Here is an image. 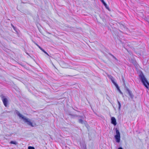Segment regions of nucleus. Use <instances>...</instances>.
Here are the masks:
<instances>
[{"label":"nucleus","instance_id":"f03ea898","mask_svg":"<svg viewBox=\"0 0 149 149\" xmlns=\"http://www.w3.org/2000/svg\"><path fill=\"white\" fill-rule=\"evenodd\" d=\"M140 79L144 85L147 88H149V83L143 74L139 75Z\"/></svg>","mask_w":149,"mask_h":149},{"label":"nucleus","instance_id":"7ed1b4c3","mask_svg":"<svg viewBox=\"0 0 149 149\" xmlns=\"http://www.w3.org/2000/svg\"><path fill=\"white\" fill-rule=\"evenodd\" d=\"M116 135L115 136V138L116 142L119 143L120 141V135L119 130L116 129Z\"/></svg>","mask_w":149,"mask_h":149},{"label":"nucleus","instance_id":"1a4fd4ad","mask_svg":"<svg viewBox=\"0 0 149 149\" xmlns=\"http://www.w3.org/2000/svg\"><path fill=\"white\" fill-rule=\"evenodd\" d=\"M117 101L118 103V109L119 111H120V107H121V104L119 102V101H118V100H117Z\"/></svg>","mask_w":149,"mask_h":149},{"label":"nucleus","instance_id":"a878e982","mask_svg":"<svg viewBox=\"0 0 149 149\" xmlns=\"http://www.w3.org/2000/svg\"><path fill=\"white\" fill-rule=\"evenodd\" d=\"M114 58L116 60H117V59L115 57Z\"/></svg>","mask_w":149,"mask_h":149},{"label":"nucleus","instance_id":"dca6fc26","mask_svg":"<svg viewBox=\"0 0 149 149\" xmlns=\"http://www.w3.org/2000/svg\"><path fill=\"white\" fill-rule=\"evenodd\" d=\"M45 53V54H46L47 55H48V56H49V54L45 51H44V52H43Z\"/></svg>","mask_w":149,"mask_h":149},{"label":"nucleus","instance_id":"9b49d317","mask_svg":"<svg viewBox=\"0 0 149 149\" xmlns=\"http://www.w3.org/2000/svg\"><path fill=\"white\" fill-rule=\"evenodd\" d=\"M10 143L11 144H13L15 145H16L17 144V143L16 142L13 141H11L10 142Z\"/></svg>","mask_w":149,"mask_h":149},{"label":"nucleus","instance_id":"423d86ee","mask_svg":"<svg viewBox=\"0 0 149 149\" xmlns=\"http://www.w3.org/2000/svg\"><path fill=\"white\" fill-rule=\"evenodd\" d=\"M79 117L81 118L82 119H80L79 120V122L81 124H83L84 123L83 120L84 119V116H80Z\"/></svg>","mask_w":149,"mask_h":149},{"label":"nucleus","instance_id":"f257e3e1","mask_svg":"<svg viewBox=\"0 0 149 149\" xmlns=\"http://www.w3.org/2000/svg\"><path fill=\"white\" fill-rule=\"evenodd\" d=\"M16 113L19 116L20 118H21L24 121V122L27 123L29 125L32 127L34 126L33 123L31 122L29 119L26 118L24 116L20 114L19 111L17 110L15 111Z\"/></svg>","mask_w":149,"mask_h":149},{"label":"nucleus","instance_id":"20e7f679","mask_svg":"<svg viewBox=\"0 0 149 149\" xmlns=\"http://www.w3.org/2000/svg\"><path fill=\"white\" fill-rule=\"evenodd\" d=\"M1 98L3 102L4 106L6 107H7V103L8 102L7 99L5 98V96H3L1 97Z\"/></svg>","mask_w":149,"mask_h":149},{"label":"nucleus","instance_id":"0eeeda50","mask_svg":"<svg viewBox=\"0 0 149 149\" xmlns=\"http://www.w3.org/2000/svg\"><path fill=\"white\" fill-rule=\"evenodd\" d=\"M127 91L128 94H129L130 97L132 99H133L134 97V95H133V94H132V92L131 91H130V90L128 89H127Z\"/></svg>","mask_w":149,"mask_h":149},{"label":"nucleus","instance_id":"2eb2a0df","mask_svg":"<svg viewBox=\"0 0 149 149\" xmlns=\"http://www.w3.org/2000/svg\"><path fill=\"white\" fill-rule=\"evenodd\" d=\"M11 25L13 27V28L15 30V28L14 27V26L12 24H11Z\"/></svg>","mask_w":149,"mask_h":149},{"label":"nucleus","instance_id":"f8f14e48","mask_svg":"<svg viewBox=\"0 0 149 149\" xmlns=\"http://www.w3.org/2000/svg\"><path fill=\"white\" fill-rule=\"evenodd\" d=\"M120 27L122 28V29H123V28H124V29H126V27L124 25H123V24H121L120 25Z\"/></svg>","mask_w":149,"mask_h":149},{"label":"nucleus","instance_id":"a211bd4d","mask_svg":"<svg viewBox=\"0 0 149 149\" xmlns=\"http://www.w3.org/2000/svg\"><path fill=\"white\" fill-rule=\"evenodd\" d=\"M40 49L41 50L42 52H44L45 51L42 48H41Z\"/></svg>","mask_w":149,"mask_h":149},{"label":"nucleus","instance_id":"4468645a","mask_svg":"<svg viewBox=\"0 0 149 149\" xmlns=\"http://www.w3.org/2000/svg\"><path fill=\"white\" fill-rule=\"evenodd\" d=\"M28 149H35L33 147V146H29L28 147Z\"/></svg>","mask_w":149,"mask_h":149},{"label":"nucleus","instance_id":"412c9836","mask_svg":"<svg viewBox=\"0 0 149 149\" xmlns=\"http://www.w3.org/2000/svg\"><path fill=\"white\" fill-rule=\"evenodd\" d=\"M38 47L39 48V49H40L41 48V47L40 46H39V45H38Z\"/></svg>","mask_w":149,"mask_h":149},{"label":"nucleus","instance_id":"4be33fe9","mask_svg":"<svg viewBox=\"0 0 149 149\" xmlns=\"http://www.w3.org/2000/svg\"><path fill=\"white\" fill-rule=\"evenodd\" d=\"M119 92H120V93L121 94H122V93L121 92V91L120 90V91H119Z\"/></svg>","mask_w":149,"mask_h":149},{"label":"nucleus","instance_id":"39448f33","mask_svg":"<svg viewBox=\"0 0 149 149\" xmlns=\"http://www.w3.org/2000/svg\"><path fill=\"white\" fill-rule=\"evenodd\" d=\"M111 123L115 126L116 125V120L114 117H112L111 118Z\"/></svg>","mask_w":149,"mask_h":149},{"label":"nucleus","instance_id":"6e6552de","mask_svg":"<svg viewBox=\"0 0 149 149\" xmlns=\"http://www.w3.org/2000/svg\"><path fill=\"white\" fill-rule=\"evenodd\" d=\"M100 1L104 5L105 7L106 8L109 10V7H108L107 5V4L105 3V2L104 1V0H100Z\"/></svg>","mask_w":149,"mask_h":149},{"label":"nucleus","instance_id":"f3484780","mask_svg":"<svg viewBox=\"0 0 149 149\" xmlns=\"http://www.w3.org/2000/svg\"><path fill=\"white\" fill-rule=\"evenodd\" d=\"M116 87L117 88L118 90L119 91H120V89H119V88L118 85V86L117 87Z\"/></svg>","mask_w":149,"mask_h":149},{"label":"nucleus","instance_id":"aec40b11","mask_svg":"<svg viewBox=\"0 0 149 149\" xmlns=\"http://www.w3.org/2000/svg\"><path fill=\"white\" fill-rule=\"evenodd\" d=\"M111 55L112 56V57L113 58H115V57L114 56H113V55H111Z\"/></svg>","mask_w":149,"mask_h":149},{"label":"nucleus","instance_id":"5701e85b","mask_svg":"<svg viewBox=\"0 0 149 149\" xmlns=\"http://www.w3.org/2000/svg\"><path fill=\"white\" fill-rule=\"evenodd\" d=\"M35 44L38 47V46L39 45L38 44L36 43H35Z\"/></svg>","mask_w":149,"mask_h":149},{"label":"nucleus","instance_id":"6ab92c4d","mask_svg":"<svg viewBox=\"0 0 149 149\" xmlns=\"http://www.w3.org/2000/svg\"><path fill=\"white\" fill-rule=\"evenodd\" d=\"M118 149H123L121 147H120L118 148Z\"/></svg>","mask_w":149,"mask_h":149},{"label":"nucleus","instance_id":"ddd939ff","mask_svg":"<svg viewBox=\"0 0 149 149\" xmlns=\"http://www.w3.org/2000/svg\"><path fill=\"white\" fill-rule=\"evenodd\" d=\"M109 78L111 80V81L112 80H113V79H114V78H113V77L112 76L110 75V76H109Z\"/></svg>","mask_w":149,"mask_h":149},{"label":"nucleus","instance_id":"9d476101","mask_svg":"<svg viewBox=\"0 0 149 149\" xmlns=\"http://www.w3.org/2000/svg\"><path fill=\"white\" fill-rule=\"evenodd\" d=\"M111 81L115 85V86H116V87H117L118 86V85L114 81V79H113V80H112Z\"/></svg>","mask_w":149,"mask_h":149},{"label":"nucleus","instance_id":"393cba45","mask_svg":"<svg viewBox=\"0 0 149 149\" xmlns=\"http://www.w3.org/2000/svg\"><path fill=\"white\" fill-rule=\"evenodd\" d=\"M35 44L38 47V46L39 45L38 44L36 43H35Z\"/></svg>","mask_w":149,"mask_h":149},{"label":"nucleus","instance_id":"b1692460","mask_svg":"<svg viewBox=\"0 0 149 149\" xmlns=\"http://www.w3.org/2000/svg\"><path fill=\"white\" fill-rule=\"evenodd\" d=\"M35 44L38 47V46L39 45L38 44L36 43H35Z\"/></svg>","mask_w":149,"mask_h":149}]
</instances>
